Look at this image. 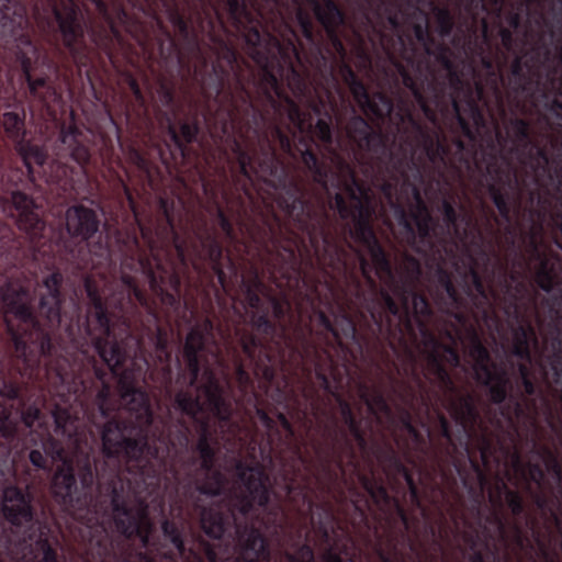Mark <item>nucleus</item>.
<instances>
[{"label": "nucleus", "mask_w": 562, "mask_h": 562, "mask_svg": "<svg viewBox=\"0 0 562 562\" xmlns=\"http://www.w3.org/2000/svg\"><path fill=\"white\" fill-rule=\"evenodd\" d=\"M11 201L19 214L32 211L35 207L33 199L21 191L12 192Z\"/></svg>", "instance_id": "obj_63"}, {"label": "nucleus", "mask_w": 562, "mask_h": 562, "mask_svg": "<svg viewBox=\"0 0 562 562\" xmlns=\"http://www.w3.org/2000/svg\"><path fill=\"white\" fill-rule=\"evenodd\" d=\"M515 182L512 178H507L503 186L497 183H491L487 187L488 194L496 206L501 217L508 224L512 223V193Z\"/></svg>", "instance_id": "obj_43"}, {"label": "nucleus", "mask_w": 562, "mask_h": 562, "mask_svg": "<svg viewBox=\"0 0 562 562\" xmlns=\"http://www.w3.org/2000/svg\"><path fill=\"white\" fill-rule=\"evenodd\" d=\"M357 348L347 344L335 345L334 348L303 366L296 373L289 375V394L282 402L272 398L271 392H263V405L271 402L282 406L305 427H310V412L316 414L321 409L323 390L337 404L340 420L345 428L338 427L336 417L333 426L327 429L329 440L327 461L334 462L341 475H345L346 461L352 468L361 490L351 482L350 498L341 491V506L350 507L353 514L340 517L329 501L316 503L310 495L308 477L303 473L307 459L301 446L295 443V429L282 412L277 414L278 422L284 430L265 429L266 443L261 452L268 451L270 462L279 464L274 483L280 491H273L270 476L265 468L256 462L248 464L238 459L235 461V476L239 488L228 490L221 503L206 505V508L221 514H232L218 536H207L218 540V546L210 543L201 536L192 547L202 562H315L314 550L310 543L311 531L305 526L290 520L284 502L300 498L311 514L310 522L315 537V544L323 551V562H357L350 552L353 547L351 529L368 526L370 503L374 505L394 504L396 512L405 525H408L406 509L398 498L392 496L382 477L360 470L355 443L362 452L369 448L368 431L372 429V419L362 416L358 405L344 396L349 384L350 363L359 356ZM263 428H266L263 426Z\"/></svg>", "instance_id": "obj_1"}, {"label": "nucleus", "mask_w": 562, "mask_h": 562, "mask_svg": "<svg viewBox=\"0 0 562 562\" xmlns=\"http://www.w3.org/2000/svg\"><path fill=\"white\" fill-rule=\"evenodd\" d=\"M373 131L368 120L360 115H353L346 124V134L349 140L359 150L361 144H366V138Z\"/></svg>", "instance_id": "obj_48"}, {"label": "nucleus", "mask_w": 562, "mask_h": 562, "mask_svg": "<svg viewBox=\"0 0 562 562\" xmlns=\"http://www.w3.org/2000/svg\"><path fill=\"white\" fill-rule=\"evenodd\" d=\"M77 220V225L72 228V239L80 237L83 240H89L98 236L101 239L99 232L100 220L95 211L85 207L82 205L72 204V220Z\"/></svg>", "instance_id": "obj_41"}, {"label": "nucleus", "mask_w": 562, "mask_h": 562, "mask_svg": "<svg viewBox=\"0 0 562 562\" xmlns=\"http://www.w3.org/2000/svg\"><path fill=\"white\" fill-rule=\"evenodd\" d=\"M16 225L21 231L32 236H37L45 226L34 210L19 214Z\"/></svg>", "instance_id": "obj_54"}, {"label": "nucleus", "mask_w": 562, "mask_h": 562, "mask_svg": "<svg viewBox=\"0 0 562 562\" xmlns=\"http://www.w3.org/2000/svg\"><path fill=\"white\" fill-rule=\"evenodd\" d=\"M198 239L204 251V259L210 262L216 277L218 286L215 288V292L222 290L226 295L234 297L240 288L241 278L247 277V266L245 273H241L237 262L229 255L225 256V249L214 234H199Z\"/></svg>", "instance_id": "obj_16"}, {"label": "nucleus", "mask_w": 562, "mask_h": 562, "mask_svg": "<svg viewBox=\"0 0 562 562\" xmlns=\"http://www.w3.org/2000/svg\"><path fill=\"white\" fill-rule=\"evenodd\" d=\"M434 256L438 259L435 276L440 288L432 293L434 301L439 310L453 316L458 322H462L464 319L463 314L454 311L465 307L467 302L453 282L452 272L445 267L447 260H451L456 269H458V256L456 255L454 258L449 257L440 249Z\"/></svg>", "instance_id": "obj_19"}, {"label": "nucleus", "mask_w": 562, "mask_h": 562, "mask_svg": "<svg viewBox=\"0 0 562 562\" xmlns=\"http://www.w3.org/2000/svg\"><path fill=\"white\" fill-rule=\"evenodd\" d=\"M413 109L414 105L407 98L398 97L396 116L401 124H407L403 128L404 140L411 139L416 159L424 160L425 171L428 162L435 168H450L458 175L472 171L476 155L474 145H467L460 137L449 140L442 133L439 121L434 125L437 131L432 130L414 115Z\"/></svg>", "instance_id": "obj_12"}, {"label": "nucleus", "mask_w": 562, "mask_h": 562, "mask_svg": "<svg viewBox=\"0 0 562 562\" xmlns=\"http://www.w3.org/2000/svg\"><path fill=\"white\" fill-rule=\"evenodd\" d=\"M482 66L487 70L486 81L490 90L497 103V106L504 113V94L502 85L505 83V78L502 74L495 70L493 60L490 57H482Z\"/></svg>", "instance_id": "obj_49"}, {"label": "nucleus", "mask_w": 562, "mask_h": 562, "mask_svg": "<svg viewBox=\"0 0 562 562\" xmlns=\"http://www.w3.org/2000/svg\"><path fill=\"white\" fill-rule=\"evenodd\" d=\"M380 280L386 281L393 293L398 296L400 303L395 301V305L397 307L396 313L391 314L389 311H383V324L378 335H372L369 331V328H366L363 333H360L355 321L349 316H344V336L350 340V345L357 348L359 353L369 352L376 348L382 340L387 341L392 349H395L396 346L402 348L411 360L412 368L409 370L413 380L416 382L418 387L426 393V385L420 373L415 367L416 357L412 350V345L417 344V333L413 323L409 304V299H412L411 291H414L415 286L401 284L396 281L394 273L393 279L387 276H383L380 277Z\"/></svg>", "instance_id": "obj_11"}, {"label": "nucleus", "mask_w": 562, "mask_h": 562, "mask_svg": "<svg viewBox=\"0 0 562 562\" xmlns=\"http://www.w3.org/2000/svg\"><path fill=\"white\" fill-rule=\"evenodd\" d=\"M396 70L405 88H407L425 117L438 124V116H451L470 142L476 140V130L485 125L479 102L487 105L485 88L481 81L474 87L462 78L457 67L447 71V78H437L431 65L415 56L407 57V67L396 64Z\"/></svg>", "instance_id": "obj_7"}, {"label": "nucleus", "mask_w": 562, "mask_h": 562, "mask_svg": "<svg viewBox=\"0 0 562 562\" xmlns=\"http://www.w3.org/2000/svg\"><path fill=\"white\" fill-rule=\"evenodd\" d=\"M402 269L404 273V280L401 282V284L416 286L423 274L419 260L413 256L407 255L404 258Z\"/></svg>", "instance_id": "obj_53"}, {"label": "nucleus", "mask_w": 562, "mask_h": 562, "mask_svg": "<svg viewBox=\"0 0 562 562\" xmlns=\"http://www.w3.org/2000/svg\"><path fill=\"white\" fill-rule=\"evenodd\" d=\"M48 26L54 33H59L66 47H70V9L54 7Z\"/></svg>", "instance_id": "obj_46"}, {"label": "nucleus", "mask_w": 562, "mask_h": 562, "mask_svg": "<svg viewBox=\"0 0 562 562\" xmlns=\"http://www.w3.org/2000/svg\"><path fill=\"white\" fill-rule=\"evenodd\" d=\"M412 292V317L416 328L417 339L420 337L426 350L427 371L437 383L445 397L462 394L446 364L459 368L461 358L452 334L446 330V335L453 344L442 342L430 328L429 322L434 317L432 307L427 296L414 289Z\"/></svg>", "instance_id": "obj_14"}, {"label": "nucleus", "mask_w": 562, "mask_h": 562, "mask_svg": "<svg viewBox=\"0 0 562 562\" xmlns=\"http://www.w3.org/2000/svg\"><path fill=\"white\" fill-rule=\"evenodd\" d=\"M548 114H539V121L543 125L547 136L549 138L550 146L552 148V155H550V165L558 166L562 165V108H549Z\"/></svg>", "instance_id": "obj_36"}, {"label": "nucleus", "mask_w": 562, "mask_h": 562, "mask_svg": "<svg viewBox=\"0 0 562 562\" xmlns=\"http://www.w3.org/2000/svg\"><path fill=\"white\" fill-rule=\"evenodd\" d=\"M21 420L31 434L35 432L41 437L48 434L46 417L36 405H29L22 409Z\"/></svg>", "instance_id": "obj_50"}, {"label": "nucleus", "mask_w": 562, "mask_h": 562, "mask_svg": "<svg viewBox=\"0 0 562 562\" xmlns=\"http://www.w3.org/2000/svg\"><path fill=\"white\" fill-rule=\"evenodd\" d=\"M189 16H186L173 4L168 10L170 23L177 30L179 43L170 31L158 21L161 33L169 43V54L176 53L181 68L193 74L198 80L201 94L207 103V111L216 106L214 122L225 109L228 116L236 113L234 101L240 91L241 108L251 111L250 101L245 88L248 71L255 68L243 58L233 43L232 36L246 38L227 21L224 14L211 0H184Z\"/></svg>", "instance_id": "obj_4"}, {"label": "nucleus", "mask_w": 562, "mask_h": 562, "mask_svg": "<svg viewBox=\"0 0 562 562\" xmlns=\"http://www.w3.org/2000/svg\"><path fill=\"white\" fill-rule=\"evenodd\" d=\"M502 87L508 89L517 108H524V102L537 112L540 108H562V67L544 43L533 46L525 58L513 60Z\"/></svg>", "instance_id": "obj_10"}, {"label": "nucleus", "mask_w": 562, "mask_h": 562, "mask_svg": "<svg viewBox=\"0 0 562 562\" xmlns=\"http://www.w3.org/2000/svg\"><path fill=\"white\" fill-rule=\"evenodd\" d=\"M516 279H517V277L514 272L509 273L508 276L505 274L501 280V284L505 289L506 293L510 295V302H509L508 306L506 307L505 313L508 316H513L515 319H519L520 312H519L518 302H517L518 299L515 294H512L513 282H515Z\"/></svg>", "instance_id": "obj_59"}, {"label": "nucleus", "mask_w": 562, "mask_h": 562, "mask_svg": "<svg viewBox=\"0 0 562 562\" xmlns=\"http://www.w3.org/2000/svg\"><path fill=\"white\" fill-rule=\"evenodd\" d=\"M358 394L360 398L359 412H362V406L366 405L372 420L375 419L380 425H383V418L394 423L393 409L380 389L370 387L366 382L360 381L358 383Z\"/></svg>", "instance_id": "obj_31"}, {"label": "nucleus", "mask_w": 562, "mask_h": 562, "mask_svg": "<svg viewBox=\"0 0 562 562\" xmlns=\"http://www.w3.org/2000/svg\"><path fill=\"white\" fill-rule=\"evenodd\" d=\"M164 137L158 140H153L155 146L157 147L159 156L162 158L165 151H172V147L176 150H179L182 155L187 150V145L193 143L196 139L199 134V124L198 122H188L180 120L176 121V136L177 138H172L164 128H160Z\"/></svg>", "instance_id": "obj_32"}, {"label": "nucleus", "mask_w": 562, "mask_h": 562, "mask_svg": "<svg viewBox=\"0 0 562 562\" xmlns=\"http://www.w3.org/2000/svg\"><path fill=\"white\" fill-rule=\"evenodd\" d=\"M533 452L544 460L548 471L551 472L558 481H561L562 467L557 454L548 447H537L536 442L533 445Z\"/></svg>", "instance_id": "obj_58"}, {"label": "nucleus", "mask_w": 562, "mask_h": 562, "mask_svg": "<svg viewBox=\"0 0 562 562\" xmlns=\"http://www.w3.org/2000/svg\"><path fill=\"white\" fill-rule=\"evenodd\" d=\"M461 211L463 206H460ZM440 212L442 214V221L445 227H440L441 236L440 244L446 255L449 257H456V248H458L457 241L452 238H463L467 236V229H462V224L469 225L470 217L457 209V202L453 198L443 199L440 204Z\"/></svg>", "instance_id": "obj_25"}, {"label": "nucleus", "mask_w": 562, "mask_h": 562, "mask_svg": "<svg viewBox=\"0 0 562 562\" xmlns=\"http://www.w3.org/2000/svg\"><path fill=\"white\" fill-rule=\"evenodd\" d=\"M25 80L29 85L30 93L35 99L42 102H46L47 94L50 93V87L47 86L46 80L44 78L33 79L32 75L25 77Z\"/></svg>", "instance_id": "obj_61"}, {"label": "nucleus", "mask_w": 562, "mask_h": 562, "mask_svg": "<svg viewBox=\"0 0 562 562\" xmlns=\"http://www.w3.org/2000/svg\"><path fill=\"white\" fill-rule=\"evenodd\" d=\"M327 1L328 0H291V2L296 7L295 18L302 35L311 44H316L317 38L312 16L310 12L303 8L302 3L305 2L312 8L315 19L321 23L330 18Z\"/></svg>", "instance_id": "obj_33"}, {"label": "nucleus", "mask_w": 562, "mask_h": 562, "mask_svg": "<svg viewBox=\"0 0 562 562\" xmlns=\"http://www.w3.org/2000/svg\"><path fill=\"white\" fill-rule=\"evenodd\" d=\"M463 292L476 307L490 305L491 299L499 297L497 291L493 286H487L481 273L473 267L463 274Z\"/></svg>", "instance_id": "obj_37"}, {"label": "nucleus", "mask_w": 562, "mask_h": 562, "mask_svg": "<svg viewBox=\"0 0 562 562\" xmlns=\"http://www.w3.org/2000/svg\"><path fill=\"white\" fill-rule=\"evenodd\" d=\"M0 509L11 525L21 527L33 521L32 496L16 486H7L0 498Z\"/></svg>", "instance_id": "obj_27"}, {"label": "nucleus", "mask_w": 562, "mask_h": 562, "mask_svg": "<svg viewBox=\"0 0 562 562\" xmlns=\"http://www.w3.org/2000/svg\"><path fill=\"white\" fill-rule=\"evenodd\" d=\"M469 356L474 361L475 381L487 389L490 401L493 404L502 405L507 400L512 387V381L507 371L504 368H497L492 361L488 349L476 334L471 339Z\"/></svg>", "instance_id": "obj_15"}, {"label": "nucleus", "mask_w": 562, "mask_h": 562, "mask_svg": "<svg viewBox=\"0 0 562 562\" xmlns=\"http://www.w3.org/2000/svg\"><path fill=\"white\" fill-rule=\"evenodd\" d=\"M530 247L535 258L539 261L535 276L536 283L542 291L550 293L557 285L554 266L550 262V259L540 251L538 243L535 241Z\"/></svg>", "instance_id": "obj_44"}, {"label": "nucleus", "mask_w": 562, "mask_h": 562, "mask_svg": "<svg viewBox=\"0 0 562 562\" xmlns=\"http://www.w3.org/2000/svg\"><path fill=\"white\" fill-rule=\"evenodd\" d=\"M506 491H509V488L501 479H498L493 486V490L488 493V501L493 508L502 509L503 498L504 496L506 497Z\"/></svg>", "instance_id": "obj_64"}, {"label": "nucleus", "mask_w": 562, "mask_h": 562, "mask_svg": "<svg viewBox=\"0 0 562 562\" xmlns=\"http://www.w3.org/2000/svg\"><path fill=\"white\" fill-rule=\"evenodd\" d=\"M375 506L379 507L381 510H386L389 508H392L394 510L396 517L398 518V520L402 522V525L404 527V529L401 530L400 535H395L394 532H391V531L386 533V536H385L386 549H384L381 543L376 544L375 552L378 554L380 562H406L403 552L398 548V543H400V538L403 540L406 538L405 533L411 529V526H412V521H411L408 513L406 512V515L408 518V525H405L402 521V519L400 518L394 504L375 505Z\"/></svg>", "instance_id": "obj_38"}, {"label": "nucleus", "mask_w": 562, "mask_h": 562, "mask_svg": "<svg viewBox=\"0 0 562 562\" xmlns=\"http://www.w3.org/2000/svg\"><path fill=\"white\" fill-rule=\"evenodd\" d=\"M508 130L514 145L521 151H526L532 144L530 122L521 117H513L508 121Z\"/></svg>", "instance_id": "obj_45"}, {"label": "nucleus", "mask_w": 562, "mask_h": 562, "mask_svg": "<svg viewBox=\"0 0 562 562\" xmlns=\"http://www.w3.org/2000/svg\"><path fill=\"white\" fill-rule=\"evenodd\" d=\"M550 211L541 209V207H531L529 211L530 220L532 223L531 226V235H530V245L535 241L538 243L539 237L542 235L544 229V224L549 218Z\"/></svg>", "instance_id": "obj_56"}, {"label": "nucleus", "mask_w": 562, "mask_h": 562, "mask_svg": "<svg viewBox=\"0 0 562 562\" xmlns=\"http://www.w3.org/2000/svg\"><path fill=\"white\" fill-rule=\"evenodd\" d=\"M316 215L312 226L311 246H301L304 259L323 270L335 284L325 283L324 288L330 302L339 305L341 314L336 317L334 325L339 330L341 344L350 346V340L344 336L342 317L349 316L357 324L360 333L366 328L372 335H378L383 324V311L395 314L397 307L391 291L381 286L373 277L376 271L373 261L347 238L335 240L325 233L326 215ZM375 274L380 278L378 272Z\"/></svg>", "instance_id": "obj_6"}, {"label": "nucleus", "mask_w": 562, "mask_h": 562, "mask_svg": "<svg viewBox=\"0 0 562 562\" xmlns=\"http://www.w3.org/2000/svg\"><path fill=\"white\" fill-rule=\"evenodd\" d=\"M228 19L234 29L246 38L247 52L265 42L261 33L263 13L260 9L256 12L248 8L246 0H225Z\"/></svg>", "instance_id": "obj_21"}, {"label": "nucleus", "mask_w": 562, "mask_h": 562, "mask_svg": "<svg viewBox=\"0 0 562 562\" xmlns=\"http://www.w3.org/2000/svg\"><path fill=\"white\" fill-rule=\"evenodd\" d=\"M63 277L59 272H53L43 280L47 294H41L38 311L49 323H60V292Z\"/></svg>", "instance_id": "obj_35"}, {"label": "nucleus", "mask_w": 562, "mask_h": 562, "mask_svg": "<svg viewBox=\"0 0 562 562\" xmlns=\"http://www.w3.org/2000/svg\"><path fill=\"white\" fill-rule=\"evenodd\" d=\"M93 7L98 14L99 22L88 16L85 23L87 33L94 44V46L106 54L110 61L113 63L112 46L114 40L120 38V31L116 27L115 21L110 12L106 0H87Z\"/></svg>", "instance_id": "obj_20"}, {"label": "nucleus", "mask_w": 562, "mask_h": 562, "mask_svg": "<svg viewBox=\"0 0 562 562\" xmlns=\"http://www.w3.org/2000/svg\"><path fill=\"white\" fill-rule=\"evenodd\" d=\"M46 452L49 454L53 463L60 462L52 477V494L58 503L67 505L68 497H70V457L54 438L48 439Z\"/></svg>", "instance_id": "obj_28"}, {"label": "nucleus", "mask_w": 562, "mask_h": 562, "mask_svg": "<svg viewBox=\"0 0 562 562\" xmlns=\"http://www.w3.org/2000/svg\"><path fill=\"white\" fill-rule=\"evenodd\" d=\"M510 389H513V386ZM507 398H509V404L501 407V415L509 424L512 431L508 432V435L514 441L515 436L518 434L517 420L527 417V411L536 415L537 403L535 398H518L510 395V392H508Z\"/></svg>", "instance_id": "obj_40"}, {"label": "nucleus", "mask_w": 562, "mask_h": 562, "mask_svg": "<svg viewBox=\"0 0 562 562\" xmlns=\"http://www.w3.org/2000/svg\"><path fill=\"white\" fill-rule=\"evenodd\" d=\"M413 32L415 40L422 44L425 48V53L430 56L432 55V48L431 45L435 44L434 37L429 34L427 24L425 23H414L413 24Z\"/></svg>", "instance_id": "obj_62"}, {"label": "nucleus", "mask_w": 562, "mask_h": 562, "mask_svg": "<svg viewBox=\"0 0 562 562\" xmlns=\"http://www.w3.org/2000/svg\"><path fill=\"white\" fill-rule=\"evenodd\" d=\"M265 172L277 175L279 183L286 187V195L280 203L283 210L293 218L295 227L302 233L306 248L311 246L312 226L318 213H325V233L335 240H350L362 246L370 255L380 277L387 276L393 279L391 259L379 241L371 220L374 214V195L369 184L359 179L352 164L340 161L341 177L335 179L328 191H324L329 201L323 196L306 198V188L303 183L289 181L286 172L268 151L266 156Z\"/></svg>", "instance_id": "obj_5"}, {"label": "nucleus", "mask_w": 562, "mask_h": 562, "mask_svg": "<svg viewBox=\"0 0 562 562\" xmlns=\"http://www.w3.org/2000/svg\"><path fill=\"white\" fill-rule=\"evenodd\" d=\"M381 7H383L386 23L390 25L394 34H387L382 27H373L374 33L379 36L381 45L389 57L390 61L396 68L397 63H402L407 67V57L414 52L417 56V48L412 38H408V43L403 34V19L405 12L401 4L386 3L381 0Z\"/></svg>", "instance_id": "obj_18"}, {"label": "nucleus", "mask_w": 562, "mask_h": 562, "mask_svg": "<svg viewBox=\"0 0 562 562\" xmlns=\"http://www.w3.org/2000/svg\"><path fill=\"white\" fill-rule=\"evenodd\" d=\"M327 2L330 18L326 19L319 24L326 32L331 48L340 58L344 59L347 56V49L339 35V29L346 23V14L336 1L328 0Z\"/></svg>", "instance_id": "obj_39"}, {"label": "nucleus", "mask_w": 562, "mask_h": 562, "mask_svg": "<svg viewBox=\"0 0 562 562\" xmlns=\"http://www.w3.org/2000/svg\"><path fill=\"white\" fill-rule=\"evenodd\" d=\"M348 88L361 110L366 114L372 115L375 120L384 122L394 112L393 100L381 91L370 94L361 79L350 83Z\"/></svg>", "instance_id": "obj_29"}, {"label": "nucleus", "mask_w": 562, "mask_h": 562, "mask_svg": "<svg viewBox=\"0 0 562 562\" xmlns=\"http://www.w3.org/2000/svg\"><path fill=\"white\" fill-rule=\"evenodd\" d=\"M1 125L5 132V135L14 142L22 140L24 130V111L22 114L18 112H4L1 119Z\"/></svg>", "instance_id": "obj_51"}, {"label": "nucleus", "mask_w": 562, "mask_h": 562, "mask_svg": "<svg viewBox=\"0 0 562 562\" xmlns=\"http://www.w3.org/2000/svg\"><path fill=\"white\" fill-rule=\"evenodd\" d=\"M446 402L451 417L461 427V435L457 440L447 416L440 409H436L439 437L445 441V445H438L442 446L441 452L451 459L480 516L483 492L488 484L482 464L487 467L498 448L505 449L506 452L508 448H505L499 436L482 422L471 393L447 397Z\"/></svg>", "instance_id": "obj_8"}, {"label": "nucleus", "mask_w": 562, "mask_h": 562, "mask_svg": "<svg viewBox=\"0 0 562 562\" xmlns=\"http://www.w3.org/2000/svg\"><path fill=\"white\" fill-rule=\"evenodd\" d=\"M412 145L411 139H405L402 156L395 159L392 168H386L381 176H374L372 183L394 209L400 225L414 236L405 205L413 210L425 204L420 190L425 180V164L423 159H416Z\"/></svg>", "instance_id": "obj_13"}, {"label": "nucleus", "mask_w": 562, "mask_h": 562, "mask_svg": "<svg viewBox=\"0 0 562 562\" xmlns=\"http://www.w3.org/2000/svg\"><path fill=\"white\" fill-rule=\"evenodd\" d=\"M265 1L271 5L272 18L280 23L281 38L268 34L273 49L268 43L262 42L260 46L248 50L249 57L259 68L258 71L249 70L245 81L251 111L241 108L240 91H237L234 95L236 113H232L228 117V109H225L215 124L229 142L232 154L236 156L241 172L248 175L249 170H252L260 177L269 179L276 189L283 190L282 198L286 195V187L279 183L277 175L265 172L266 156L271 151L273 158L286 172L289 181L301 183L290 176L288 166L277 151L276 144L284 154L292 155L293 138L296 137V133H303L307 127L312 128V124L308 123L310 114L288 94L279 77L283 75L286 67L289 89L299 100L312 99V87L308 79L294 67V61L301 63L302 43L297 32L283 15L282 9L286 7L285 3L282 0ZM331 121V113L325 111L324 117H319L313 126V133L331 156L336 170L318 157L313 148V137L301 136L295 148L306 172L323 191H328V186L341 177L339 169L341 160L351 164L334 146Z\"/></svg>", "instance_id": "obj_3"}, {"label": "nucleus", "mask_w": 562, "mask_h": 562, "mask_svg": "<svg viewBox=\"0 0 562 562\" xmlns=\"http://www.w3.org/2000/svg\"><path fill=\"white\" fill-rule=\"evenodd\" d=\"M392 382L397 386H393V392L400 400V404L397 405L398 420L403 430L409 436L413 447L409 446L408 442L405 443V449L407 451L415 450L419 453H427L428 450V441L430 440V429L426 427L425 424L423 426L426 428V434H423L413 423V414L412 411L415 407L416 402L418 401L417 393L415 389L407 382H398L394 376L391 378ZM422 404L428 411L431 402L427 394H422L419 396Z\"/></svg>", "instance_id": "obj_17"}, {"label": "nucleus", "mask_w": 562, "mask_h": 562, "mask_svg": "<svg viewBox=\"0 0 562 562\" xmlns=\"http://www.w3.org/2000/svg\"><path fill=\"white\" fill-rule=\"evenodd\" d=\"M18 153L22 157L24 165L32 171V165L36 164L43 166L46 160V153L37 145H33L30 142H18Z\"/></svg>", "instance_id": "obj_52"}, {"label": "nucleus", "mask_w": 562, "mask_h": 562, "mask_svg": "<svg viewBox=\"0 0 562 562\" xmlns=\"http://www.w3.org/2000/svg\"><path fill=\"white\" fill-rule=\"evenodd\" d=\"M522 153L527 154L529 166L536 173V181L539 183L538 176L547 172L548 167H550L551 158L547 147L540 146L537 142L532 140V144Z\"/></svg>", "instance_id": "obj_47"}, {"label": "nucleus", "mask_w": 562, "mask_h": 562, "mask_svg": "<svg viewBox=\"0 0 562 562\" xmlns=\"http://www.w3.org/2000/svg\"><path fill=\"white\" fill-rule=\"evenodd\" d=\"M397 112V110L395 111ZM397 120V131L401 133L400 144L397 151L393 150L395 139L391 138L387 133L381 130L372 131L366 138V144H361L358 151H368L376 160L378 171L375 176H381L386 171V168H392L396 158L402 156V145L404 144L403 128L407 124H401L396 113H394Z\"/></svg>", "instance_id": "obj_22"}, {"label": "nucleus", "mask_w": 562, "mask_h": 562, "mask_svg": "<svg viewBox=\"0 0 562 562\" xmlns=\"http://www.w3.org/2000/svg\"><path fill=\"white\" fill-rule=\"evenodd\" d=\"M234 157L236 156L234 155ZM236 162L239 176L244 177L247 181L252 183L254 178H256L278 191V204L292 222L286 223L278 215H273L272 220H266L262 224L256 222L249 225L241 224L240 231H244V228L246 231L244 239L238 240L245 249V255L241 256L243 265L247 266V271L252 263L267 269L271 274H276L277 270H281L282 273H293L300 279L302 274L300 272L301 265L297 252L304 258L301 246L304 245L306 247V241L302 237V233L295 227L293 218L281 206L280 201L283 190L276 189L269 179L260 177L252 170H249L248 175H244L238 160Z\"/></svg>", "instance_id": "obj_9"}, {"label": "nucleus", "mask_w": 562, "mask_h": 562, "mask_svg": "<svg viewBox=\"0 0 562 562\" xmlns=\"http://www.w3.org/2000/svg\"><path fill=\"white\" fill-rule=\"evenodd\" d=\"M11 416V407L0 404V437L7 440L13 439L16 434V424Z\"/></svg>", "instance_id": "obj_60"}, {"label": "nucleus", "mask_w": 562, "mask_h": 562, "mask_svg": "<svg viewBox=\"0 0 562 562\" xmlns=\"http://www.w3.org/2000/svg\"><path fill=\"white\" fill-rule=\"evenodd\" d=\"M297 255L300 279L281 270L271 274L251 263L237 290L250 310L252 330L236 328L240 350L231 348L239 391L236 402L250 419L255 413L269 432L276 429V420L262 408V393L271 392L273 400L284 401L289 375L341 342L338 328L321 308L330 306L319 290L323 284L307 272L315 263Z\"/></svg>", "instance_id": "obj_2"}, {"label": "nucleus", "mask_w": 562, "mask_h": 562, "mask_svg": "<svg viewBox=\"0 0 562 562\" xmlns=\"http://www.w3.org/2000/svg\"><path fill=\"white\" fill-rule=\"evenodd\" d=\"M158 106L156 119L160 128H164L172 138L176 136V121L180 115V105L176 100V88L173 82L161 79L157 87Z\"/></svg>", "instance_id": "obj_30"}, {"label": "nucleus", "mask_w": 562, "mask_h": 562, "mask_svg": "<svg viewBox=\"0 0 562 562\" xmlns=\"http://www.w3.org/2000/svg\"><path fill=\"white\" fill-rule=\"evenodd\" d=\"M437 32L441 37H449L454 29V19L448 8L435 7L434 9Z\"/></svg>", "instance_id": "obj_57"}, {"label": "nucleus", "mask_w": 562, "mask_h": 562, "mask_svg": "<svg viewBox=\"0 0 562 562\" xmlns=\"http://www.w3.org/2000/svg\"><path fill=\"white\" fill-rule=\"evenodd\" d=\"M0 302L7 330L12 329L11 316L22 323L33 322L30 292L23 285L8 282L0 288Z\"/></svg>", "instance_id": "obj_23"}, {"label": "nucleus", "mask_w": 562, "mask_h": 562, "mask_svg": "<svg viewBox=\"0 0 562 562\" xmlns=\"http://www.w3.org/2000/svg\"><path fill=\"white\" fill-rule=\"evenodd\" d=\"M538 345L535 327L529 323L518 324L513 328L512 352L524 361H531V345Z\"/></svg>", "instance_id": "obj_42"}, {"label": "nucleus", "mask_w": 562, "mask_h": 562, "mask_svg": "<svg viewBox=\"0 0 562 562\" xmlns=\"http://www.w3.org/2000/svg\"><path fill=\"white\" fill-rule=\"evenodd\" d=\"M408 220L411 221L414 232L417 233L419 243L422 244V247H417L418 252L429 250L432 254H436L438 252V249L445 251L440 244V226L438 221L429 213L426 203L411 210L408 213ZM407 234L413 240L416 239V234H414V236L409 232H407Z\"/></svg>", "instance_id": "obj_26"}, {"label": "nucleus", "mask_w": 562, "mask_h": 562, "mask_svg": "<svg viewBox=\"0 0 562 562\" xmlns=\"http://www.w3.org/2000/svg\"><path fill=\"white\" fill-rule=\"evenodd\" d=\"M204 193L210 198V200L215 204V216L218 222V225L224 233L225 237L235 243L238 240V236L234 226V223L227 212L220 205L217 199L218 195H222V199L228 204L231 202L232 195L228 190L225 188L224 183L215 184L214 187L210 181L203 180L202 183Z\"/></svg>", "instance_id": "obj_34"}, {"label": "nucleus", "mask_w": 562, "mask_h": 562, "mask_svg": "<svg viewBox=\"0 0 562 562\" xmlns=\"http://www.w3.org/2000/svg\"><path fill=\"white\" fill-rule=\"evenodd\" d=\"M379 459L383 471L390 481L393 483H400L401 480L405 481L412 505L417 509H420L423 515L426 516L427 510L424 506V496L416 484L412 471L403 463L395 449L389 445L380 452Z\"/></svg>", "instance_id": "obj_24"}, {"label": "nucleus", "mask_w": 562, "mask_h": 562, "mask_svg": "<svg viewBox=\"0 0 562 562\" xmlns=\"http://www.w3.org/2000/svg\"><path fill=\"white\" fill-rule=\"evenodd\" d=\"M55 423V434L57 436H68L70 437V434H68V425L70 423V405L68 404H58L56 403L54 405V409L52 412Z\"/></svg>", "instance_id": "obj_55"}]
</instances>
